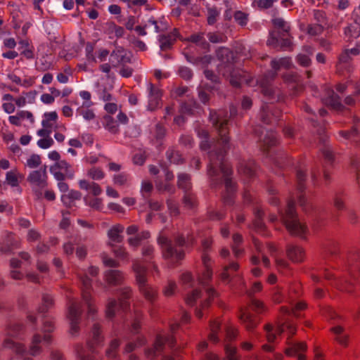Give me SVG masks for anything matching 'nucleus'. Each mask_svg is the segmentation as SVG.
I'll return each instance as SVG.
<instances>
[{"mask_svg":"<svg viewBox=\"0 0 360 360\" xmlns=\"http://www.w3.org/2000/svg\"><path fill=\"white\" fill-rule=\"evenodd\" d=\"M273 25L281 30L270 31L266 44L273 49H278L281 51L292 49V42L290 34V26L286 25L285 21L281 18L272 19Z\"/></svg>","mask_w":360,"mask_h":360,"instance_id":"423d86ee","label":"nucleus"},{"mask_svg":"<svg viewBox=\"0 0 360 360\" xmlns=\"http://www.w3.org/2000/svg\"><path fill=\"white\" fill-rule=\"evenodd\" d=\"M87 174L94 180H101L105 176L103 171L101 168L95 167L91 168Z\"/></svg>","mask_w":360,"mask_h":360,"instance_id":"e2e57ef3","label":"nucleus"},{"mask_svg":"<svg viewBox=\"0 0 360 360\" xmlns=\"http://www.w3.org/2000/svg\"><path fill=\"white\" fill-rule=\"evenodd\" d=\"M164 351V342L162 338V335L158 334L156 335L155 342L152 347L145 349V355L147 358L154 359L158 356L159 354Z\"/></svg>","mask_w":360,"mask_h":360,"instance_id":"4be33fe9","label":"nucleus"},{"mask_svg":"<svg viewBox=\"0 0 360 360\" xmlns=\"http://www.w3.org/2000/svg\"><path fill=\"white\" fill-rule=\"evenodd\" d=\"M158 243L161 245L163 257L174 265L180 264L186 257V250L192 249L195 239L192 233L186 236L183 233L173 235L172 238L159 237Z\"/></svg>","mask_w":360,"mask_h":360,"instance_id":"7ed1b4c3","label":"nucleus"},{"mask_svg":"<svg viewBox=\"0 0 360 360\" xmlns=\"http://www.w3.org/2000/svg\"><path fill=\"white\" fill-rule=\"evenodd\" d=\"M112 62L116 60V64L112 66L116 67L118 65H124L131 63V56H127V51L122 46H117L110 54Z\"/></svg>","mask_w":360,"mask_h":360,"instance_id":"412c9836","label":"nucleus"},{"mask_svg":"<svg viewBox=\"0 0 360 360\" xmlns=\"http://www.w3.org/2000/svg\"><path fill=\"white\" fill-rule=\"evenodd\" d=\"M120 346V340L114 339L110 342L109 348L106 350V356L109 358L115 359L117 357V349Z\"/></svg>","mask_w":360,"mask_h":360,"instance_id":"4d7b16f0","label":"nucleus"},{"mask_svg":"<svg viewBox=\"0 0 360 360\" xmlns=\"http://www.w3.org/2000/svg\"><path fill=\"white\" fill-rule=\"evenodd\" d=\"M278 213L283 224L290 235L304 238L308 228L305 223L300 221L293 198L288 199L286 207L284 209H279Z\"/></svg>","mask_w":360,"mask_h":360,"instance_id":"39448f33","label":"nucleus"},{"mask_svg":"<svg viewBox=\"0 0 360 360\" xmlns=\"http://www.w3.org/2000/svg\"><path fill=\"white\" fill-rule=\"evenodd\" d=\"M20 248V240L13 233H7L1 242L0 251L4 254L13 253L15 250Z\"/></svg>","mask_w":360,"mask_h":360,"instance_id":"2eb2a0df","label":"nucleus"},{"mask_svg":"<svg viewBox=\"0 0 360 360\" xmlns=\"http://www.w3.org/2000/svg\"><path fill=\"white\" fill-rule=\"evenodd\" d=\"M212 275L213 271L212 267H204L202 273L198 276L200 283L204 287L208 286L210 282L212 281Z\"/></svg>","mask_w":360,"mask_h":360,"instance_id":"49530a36","label":"nucleus"},{"mask_svg":"<svg viewBox=\"0 0 360 360\" xmlns=\"http://www.w3.org/2000/svg\"><path fill=\"white\" fill-rule=\"evenodd\" d=\"M296 179L297 190L299 193L297 200L300 206L306 214L311 216L314 220L321 225L323 219L326 216V211L321 207L315 206L312 202L308 201L305 197L304 191L306 188L307 173L305 170L302 169L300 165L296 167Z\"/></svg>","mask_w":360,"mask_h":360,"instance_id":"20e7f679","label":"nucleus"},{"mask_svg":"<svg viewBox=\"0 0 360 360\" xmlns=\"http://www.w3.org/2000/svg\"><path fill=\"white\" fill-rule=\"evenodd\" d=\"M339 134L342 138L349 140L354 138H357L359 136V130L357 127L352 126L350 129L348 130H340Z\"/></svg>","mask_w":360,"mask_h":360,"instance_id":"3c124183","label":"nucleus"},{"mask_svg":"<svg viewBox=\"0 0 360 360\" xmlns=\"http://www.w3.org/2000/svg\"><path fill=\"white\" fill-rule=\"evenodd\" d=\"M260 91L271 103L283 102L285 98V95L279 89H274L267 82L262 84Z\"/></svg>","mask_w":360,"mask_h":360,"instance_id":"dca6fc26","label":"nucleus"},{"mask_svg":"<svg viewBox=\"0 0 360 360\" xmlns=\"http://www.w3.org/2000/svg\"><path fill=\"white\" fill-rule=\"evenodd\" d=\"M42 303L38 307V312L39 314L46 313L49 309L52 308L54 304V300L51 295L45 293L42 295Z\"/></svg>","mask_w":360,"mask_h":360,"instance_id":"58836bf2","label":"nucleus"},{"mask_svg":"<svg viewBox=\"0 0 360 360\" xmlns=\"http://www.w3.org/2000/svg\"><path fill=\"white\" fill-rule=\"evenodd\" d=\"M233 17H234L236 22L240 26L243 27L248 24V14H247L241 11H236L234 13Z\"/></svg>","mask_w":360,"mask_h":360,"instance_id":"13d9d810","label":"nucleus"},{"mask_svg":"<svg viewBox=\"0 0 360 360\" xmlns=\"http://www.w3.org/2000/svg\"><path fill=\"white\" fill-rule=\"evenodd\" d=\"M347 276L337 277L328 269H324L321 275L338 290L348 293L354 291L356 285L359 283L360 275V250L352 248L347 255V264L345 266Z\"/></svg>","mask_w":360,"mask_h":360,"instance_id":"f03ea898","label":"nucleus"},{"mask_svg":"<svg viewBox=\"0 0 360 360\" xmlns=\"http://www.w3.org/2000/svg\"><path fill=\"white\" fill-rule=\"evenodd\" d=\"M50 172L58 181H64L66 178L72 179L75 176V171L72 166L65 160L56 162L51 166Z\"/></svg>","mask_w":360,"mask_h":360,"instance_id":"9b49d317","label":"nucleus"},{"mask_svg":"<svg viewBox=\"0 0 360 360\" xmlns=\"http://www.w3.org/2000/svg\"><path fill=\"white\" fill-rule=\"evenodd\" d=\"M345 193L342 191H337L333 197V205L338 211L345 210Z\"/></svg>","mask_w":360,"mask_h":360,"instance_id":"09e8293b","label":"nucleus"},{"mask_svg":"<svg viewBox=\"0 0 360 360\" xmlns=\"http://www.w3.org/2000/svg\"><path fill=\"white\" fill-rule=\"evenodd\" d=\"M183 203L185 207L188 208L192 209L197 206V199L195 195L191 192V191H188L187 192H184V195L183 198Z\"/></svg>","mask_w":360,"mask_h":360,"instance_id":"de8ad7c7","label":"nucleus"},{"mask_svg":"<svg viewBox=\"0 0 360 360\" xmlns=\"http://www.w3.org/2000/svg\"><path fill=\"white\" fill-rule=\"evenodd\" d=\"M124 230V227L120 224L113 226L108 232L109 238L117 243H121L123 241L124 237L120 233Z\"/></svg>","mask_w":360,"mask_h":360,"instance_id":"e433bc0d","label":"nucleus"},{"mask_svg":"<svg viewBox=\"0 0 360 360\" xmlns=\"http://www.w3.org/2000/svg\"><path fill=\"white\" fill-rule=\"evenodd\" d=\"M160 47L162 51L170 50L176 41L173 35L161 34L159 36Z\"/></svg>","mask_w":360,"mask_h":360,"instance_id":"ea45409f","label":"nucleus"},{"mask_svg":"<svg viewBox=\"0 0 360 360\" xmlns=\"http://www.w3.org/2000/svg\"><path fill=\"white\" fill-rule=\"evenodd\" d=\"M351 60L352 58L349 54V51L345 50L338 58V63L336 65L337 71L339 72H343L345 70L349 71Z\"/></svg>","mask_w":360,"mask_h":360,"instance_id":"7c9ffc66","label":"nucleus"},{"mask_svg":"<svg viewBox=\"0 0 360 360\" xmlns=\"http://www.w3.org/2000/svg\"><path fill=\"white\" fill-rule=\"evenodd\" d=\"M105 279L109 285H120L124 279L123 274L120 270L110 269L105 273Z\"/></svg>","mask_w":360,"mask_h":360,"instance_id":"c85d7f7f","label":"nucleus"},{"mask_svg":"<svg viewBox=\"0 0 360 360\" xmlns=\"http://www.w3.org/2000/svg\"><path fill=\"white\" fill-rule=\"evenodd\" d=\"M210 333L208 335L209 340L214 342L217 343L219 341L218 333L221 330V324L217 321H211L210 322Z\"/></svg>","mask_w":360,"mask_h":360,"instance_id":"c03bdc74","label":"nucleus"},{"mask_svg":"<svg viewBox=\"0 0 360 360\" xmlns=\"http://www.w3.org/2000/svg\"><path fill=\"white\" fill-rule=\"evenodd\" d=\"M325 103L336 111L342 112L345 109L341 103V98L333 91H331L330 94L325 99Z\"/></svg>","mask_w":360,"mask_h":360,"instance_id":"c756f323","label":"nucleus"},{"mask_svg":"<svg viewBox=\"0 0 360 360\" xmlns=\"http://www.w3.org/2000/svg\"><path fill=\"white\" fill-rule=\"evenodd\" d=\"M239 319L248 331H252L257 326V317L246 309H240Z\"/></svg>","mask_w":360,"mask_h":360,"instance_id":"aec40b11","label":"nucleus"},{"mask_svg":"<svg viewBox=\"0 0 360 360\" xmlns=\"http://www.w3.org/2000/svg\"><path fill=\"white\" fill-rule=\"evenodd\" d=\"M95 43L87 41L85 47L86 58L89 63H96V58L94 55Z\"/></svg>","mask_w":360,"mask_h":360,"instance_id":"5fc2aeb1","label":"nucleus"},{"mask_svg":"<svg viewBox=\"0 0 360 360\" xmlns=\"http://www.w3.org/2000/svg\"><path fill=\"white\" fill-rule=\"evenodd\" d=\"M167 129L165 126L158 122L155 126V131L153 133V137L151 139V143L155 146L157 148L161 147L163 144V141L166 136Z\"/></svg>","mask_w":360,"mask_h":360,"instance_id":"b1692460","label":"nucleus"},{"mask_svg":"<svg viewBox=\"0 0 360 360\" xmlns=\"http://www.w3.org/2000/svg\"><path fill=\"white\" fill-rule=\"evenodd\" d=\"M44 120H42L41 124L44 128H51L53 124L51 121L56 122L58 119V114L56 111L45 112L44 115Z\"/></svg>","mask_w":360,"mask_h":360,"instance_id":"603ef678","label":"nucleus"},{"mask_svg":"<svg viewBox=\"0 0 360 360\" xmlns=\"http://www.w3.org/2000/svg\"><path fill=\"white\" fill-rule=\"evenodd\" d=\"M82 314L80 302L72 301L68 307V318L70 321V333L75 335L79 332V324Z\"/></svg>","mask_w":360,"mask_h":360,"instance_id":"f8f14e48","label":"nucleus"},{"mask_svg":"<svg viewBox=\"0 0 360 360\" xmlns=\"http://www.w3.org/2000/svg\"><path fill=\"white\" fill-rule=\"evenodd\" d=\"M326 252L328 257H330L333 259L336 258L339 253V248L338 243L334 240L328 241L326 245Z\"/></svg>","mask_w":360,"mask_h":360,"instance_id":"8fccbe9b","label":"nucleus"},{"mask_svg":"<svg viewBox=\"0 0 360 360\" xmlns=\"http://www.w3.org/2000/svg\"><path fill=\"white\" fill-rule=\"evenodd\" d=\"M236 115L237 108L233 105L230 106L229 115L224 110L211 111L210 115V120L217 130L219 139L217 145L208 153L207 175L211 188H217L224 185L221 200L228 206L234 204L237 192V183L232 178L233 170L225 160L230 149L229 126L231 123V117Z\"/></svg>","mask_w":360,"mask_h":360,"instance_id":"f257e3e1","label":"nucleus"},{"mask_svg":"<svg viewBox=\"0 0 360 360\" xmlns=\"http://www.w3.org/2000/svg\"><path fill=\"white\" fill-rule=\"evenodd\" d=\"M104 120V127L108 130L110 133L116 134L119 133V126L115 119L108 115L103 117Z\"/></svg>","mask_w":360,"mask_h":360,"instance_id":"a18cd8bd","label":"nucleus"},{"mask_svg":"<svg viewBox=\"0 0 360 360\" xmlns=\"http://www.w3.org/2000/svg\"><path fill=\"white\" fill-rule=\"evenodd\" d=\"M216 55L221 62L220 65H224L225 68H227V71L230 72L234 64L233 52L229 48L220 47L217 50Z\"/></svg>","mask_w":360,"mask_h":360,"instance_id":"f3484780","label":"nucleus"},{"mask_svg":"<svg viewBox=\"0 0 360 360\" xmlns=\"http://www.w3.org/2000/svg\"><path fill=\"white\" fill-rule=\"evenodd\" d=\"M107 25L108 30L112 32H114L117 38H121L124 36L125 32L124 29L121 26L117 25L115 22H109L107 23Z\"/></svg>","mask_w":360,"mask_h":360,"instance_id":"0e129e2a","label":"nucleus"},{"mask_svg":"<svg viewBox=\"0 0 360 360\" xmlns=\"http://www.w3.org/2000/svg\"><path fill=\"white\" fill-rule=\"evenodd\" d=\"M260 117L263 123L266 124H273L280 120L282 117V111L279 108L274 105L273 103L265 105L262 108Z\"/></svg>","mask_w":360,"mask_h":360,"instance_id":"ddd939ff","label":"nucleus"},{"mask_svg":"<svg viewBox=\"0 0 360 360\" xmlns=\"http://www.w3.org/2000/svg\"><path fill=\"white\" fill-rule=\"evenodd\" d=\"M4 347L13 350L17 354L24 355L27 353L26 348L24 345L15 342L9 338L4 340Z\"/></svg>","mask_w":360,"mask_h":360,"instance_id":"4c0bfd02","label":"nucleus"},{"mask_svg":"<svg viewBox=\"0 0 360 360\" xmlns=\"http://www.w3.org/2000/svg\"><path fill=\"white\" fill-rule=\"evenodd\" d=\"M92 338L87 342V345L91 354H86L82 345H77L75 352L77 355V360H98L93 354L94 349L96 346H99L103 340V337L101 335V327L98 323H94L92 328Z\"/></svg>","mask_w":360,"mask_h":360,"instance_id":"6e6552de","label":"nucleus"},{"mask_svg":"<svg viewBox=\"0 0 360 360\" xmlns=\"http://www.w3.org/2000/svg\"><path fill=\"white\" fill-rule=\"evenodd\" d=\"M207 298L205 299L201 304V309H195V314L197 318L201 319L203 316L202 309H205L210 307L212 301L218 296V292L212 287H208L206 289Z\"/></svg>","mask_w":360,"mask_h":360,"instance_id":"a878e982","label":"nucleus"},{"mask_svg":"<svg viewBox=\"0 0 360 360\" xmlns=\"http://www.w3.org/2000/svg\"><path fill=\"white\" fill-rule=\"evenodd\" d=\"M179 75L184 80L188 81L192 79L193 76V71L191 68L185 66H181L178 70Z\"/></svg>","mask_w":360,"mask_h":360,"instance_id":"338daca9","label":"nucleus"},{"mask_svg":"<svg viewBox=\"0 0 360 360\" xmlns=\"http://www.w3.org/2000/svg\"><path fill=\"white\" fill-rule=\"evenodd\" d=\"M82 195L80 191L71 189L68 193H63L60 197V200L64 206L67 208H72L75 206V200H81Z\"/></svg>","mask_w":360,"mask_h":360,"instance_id":"393cba45","label":"nucleus"},{"mask_svg":"<svg viewBox=\"0 0 360 360\" xmlns=\"http://www.w3.org/2000/svg\"><path fill=\"white\" fill-rule=\"evenodd\" d=\"M332 333L335 335V340L342 346L347 347L348 344V335L343 334L344 328L341 326H335L330 328Z\"/></svg>","mask_w":360,"mask_h":360,"instance_id":"f704fd0d","label":"nucleus"},{"mask_svg":"<svg viewBox=\"0 0 360 360\" xmlns=\"http://www.w3.org/2000/svg\"><path fill=\"white\" fill-rule=\"evenodd\" d=\"M200 110V104L194 99L189 100L181 105V112L188 115H193Z\"/></svg>","mask_w":360,"mask_h":360,"instance_id":"72a5a7b5","label":"nucleus"},{"mask_svg":"<svg viewBox=\"0 0 360 360\" xmlns=\"http://www.w3.org/2000/svg\"><path fill=\"white\" fill-rule=\"evenodd\" d=\"M110 245L112 247V251L116 257L121 259H127L128 258V253L123 246L112 244Z\"/></svg>","mask_w":360,"mask_h":360,"instance_id":"6e6d98bb","label":"nucleus"},{"mask_svg":"<svg viewBox=\"0 0 360 360\" xmlns=\"http://www.w3.org/2000/svg\"><path fill=\"white\" fill-rule=\"evenodd\" d=\"M42 340L47 344H49L51 342V335H44L42 337L39 334H35L33 336L32 345L30 348L31 355L36 356L41 352V347L39 346V344L42 341Z\"/></svg>","mask_w":360,"mask_h":360,"instance_id":"cd10ccee","label":"nucleus"},{"mask_svg":"<svg viewBox=\"0 0 360 360\" xmlns=\"http://www.w3.org/2000/svg\"><path fill=\"white\" fill-rule=\"evenodd\" d=\"M260 148L266 153H268L269 150L278 144V139L277 134L274 131H266L264 136L259 138Z\"/></svg>","mask_w":360,"mask_h":360,"instance_id":"a211bd4d","label":"nucleus"},{"mask_svg":"<svg viewBox=\"0 0 360 360\" xmlns=\"http://www.w3.org/2000/svg\"><path fill=\"white\" fill-rule=\"evenodd\" d=\"M84 201L86 205H89L90 207L98 211H101L103 206L102 200L101 198H96L88 201L87 198L84 197Z\"/></svg>","mask_w":360,"mask_h":360,"instance_id":"680f3d73","label":"nucleus"},{"mask_svg":"<svg viewBox=\"0 0 360 360\" xmlns=\"http://www.w3.org/2000/svg\"><path fill=\"white\" fill-rule=\"evenodd\" d=\"M177 186L182 189L184 192L191 190V176L186 173L178 174Z\"/></svg>","mask_w":360,"mask_h":360,"instance_id":"a19ab883","label":"nucleus"},{"mask_svg":"<svg viewBox=\"0 0 360 360\" xmlns=\"http://www.w3.org/2000/svg\"><path fill=\"white\" fill-rule=\"evenodd\" d=\"M226 357L224 360H238L237 349L236 347L226 345L225 347Z\"/></svg>","mask_w":360,"mask_h":360,"instance_id":"774afa93","label":"nucleus"},{"mask_svg":"<svg viewBox=\"0 0 360 360\" xmlns=\"http://www.w3.org/2000/svg\"><path fill=\"white\" fill-rule=\"evenodd\" d=\"M24 328L25 326L22 323H13L9 326L8 335L17 337L24 330Z\"/></svg>","mask_w":360,"mask_h":360,"instance_id":"052dcab7","label":"nucleus"},{"mask_svg":"<svg viewBox=\"0 0 360 360\" xmlns=\"http://www.w3.org/2000/svg\"><path fill=\"white\" fill-rule=\"evenodd\" d=\"M187 41L195 44L203 49H206L209 47V44L204 37V34L202 32L195 33L190 35L187 38Z\"/></svg>","mask_w":360,"mask_h":360,"instance_id":"37998d69","label":"nucleus"},{"mask_svg":"<svg viewBox=\"0 0 360 360\" xmlns=\"http://www.w3.org/2000/svg\"><path fill=\"white\" fill-rule=\"evenodd\" d=\"M27 180L30 184L41 188L48 186L47 179L42 175L41 171L34 170L31 172Z\"/></svg>","mask_w":360,"mask_h":360,"instance_id":"bb28decb","label":"nucleus"},{"mask_svg":"<svg viewBox=\"0 0 360 360\" xmlns=\"http://www.w3.org/2000/svg\"><path fill=\"white\" fill-rule=\"evenodd\" d=\"M133 270L135 273L136 281L139 285L140 292L147 300L153 303L156 298L157 293L156 291L147 283L146 267L139 262H136L133 264Z\"/></svg>","mask_w":360,"mask_h":360,"instance_id":"0eeeda50","label":"nucleus"},{"mask_svg":"<svg viewBox=\"0 0 360 360\" xmlns=\"http://www.w3.org/2000/svg\"><path fill=\"white\" fill-rule=\"evenodd\" d=\"M313 15L314 19L317 22L318 24H321L323 26L327 25L328 18L324 11L315 9L313 11Z\"/></svg>","mask_w":360,"mask_h":360,"instance_id":"864d4df0","label":"nucleus"},{"mask_svg":"<svg viewBox=\"0 0 360 360\" xmlns=\"http://www.w3.org/2000/svg\"><path fill=\"white\" fill-rule=\"evenodd\" d=\"M166 157L170 164L181 165L184 162V159L180 152L172 148H169L166 151Z\"/></svg>","mask_w":360,"mask_h":360,"instance_id":"79ce46f5","label":"nucleus"},{"mask_svg":"<svg viewBox=\"0 0 360 360\" xmlns=\"http://www.w3.org/2000/svg\"><path fill=\"white\" fill-rule=\"evenodd\" d=\"M237 169L240 175H243L248 179H252L255 175V162L253 160H243L238 162Z\"/></svg>","mask_w":360,"mask_h":360,"instance_id":"6ab92c4d","label":"nucleus"},{"mask_svg":"<svg viewBox=\"0 0 360 360\" xmlns=\"http://www.w3.org/2000/svg\"><path fill=\"white\" fill-rule=\"evenodd\" d=\"M201 295V290L198 289L193 290L191 293L188 294L186 297V303L189 306H193L197 300Z\"/></svg>","mask_w":360,"mask_h":360,"instance_id":"69168bd1","label":"nucleus"},{"mask_svg":"<svg viewBox=\"0 0 360 360\" xmlns=\"http://www.w3.org/2000/svg\"><path fill=\"white\" fill-rule=\"evenodd\" d=\"M324 26L321 24H309L307 26V33L311 36H318L322 34Z\"/></svg>","mask_w":360,"mask_h":360,"instance_id":"bf43d9fd","label":"nucleus"},{"mask_svg":"<svg viewBox=\"0 0 360 360\" xmlns=\"http://www.w3.org/2000/svg\"><path fill=\"white\" fill-rule=\"evenodd\" d=\"M345 34L352 39H356L360 36V19L355 20L345 28Z\"/></svg>","mask_w":360,"mask_h":360,"instance_id":"c9c22d12","label":"nucleus"},{"mask_svg":"<svg viewBox=\"0 0 360 360\" xmlns=\"http://www.w3.org/2000/svg\"><path fill=\"white\" fill-rule=\"evenodd\" d=\"M322 155L324 158L322 169L314 167L311 169V179L314 184L318 183L319 179L322 175L326 184H328L330 182V176L326 167L333 165L334 156L332 151L327 148H324L322 150Z\"/></svg>","mask_w":360,"mask_h":360,"instance_id":"9d476101","label":"nucleus"},{"mask_svg":"<svg viewBox=\"0 0 360 360\" xmlns=\"http://www.w3.org/2000/svg\"><path fill=\"white\" fill-rule=\"evenodd\" d=\"M289 347L285 349V354L288 356H294L299 352H305L307 349L304 342H288Z\"/></svg>","mask_w":360,"mask_h":360,"instance_id":"2f4dec72","label":"nucleus"},{"mask_svg":"<svg viewBox=\"0 0 360 360\" xmlns=\"http://www.w3.org/2000/svg\"><path fill=\"white\" fill-rule=\"evenodd\" d=\"M286 252L288 257L293 262H302L304 258V250L297 245L288 244L286 247Z\"/></svg>","mask_w":360,"mask_h":360,"instance_id":"5701e85b","label":"nucleus"},{"mask_svg":"<svg viewBox=\"0 0 360 360\" xmlns=\"http://www.w3.org/2000/svg\"><path fill=\"white\" fill-rule=\"evenodd\" d=\"M132 291L131 288L125 287L120 290L118 301L115 299H110L106 307L105 314L108 319H112L115 315L116 310L127 311L130 307L129 300L131 298Z\"/></svg>","mask_w":360,"mask_h":360,"instance_id":"1a4fd4ad","label":"nucleus"},{"mask_svg":"<svg viewBox=\"0 0 360 360\" xmlns=\"http://www.w3.org/2000/svg\"><path fill=\"white\" fill-rule=\"evenodd\" d=\"M78 184L80 189L86 191L91 190L92 194L95 196H98L102 193L101 186L94 181L90 183L85 179H82L79 181Z\"/></svg>","mask_w":360,"mask_h":360,"instance_id":"473e14b6","label":"nucleus"},{"mask_svg":"<svg viewBox=\"0 0 360 360\" xmlns=\"http://www.w3.org/2000/svg\"><path fill=\"white\" fill-rule=\"evenodd\" d=\"M148 102L147 109L150 111H155L161 105L163 91L162 89L150 82L148 84Z\"/></svg>","mask_w":360,"mask_h":360,"instance_id":"4468645a","label":"nucleus"}]
</instances>
